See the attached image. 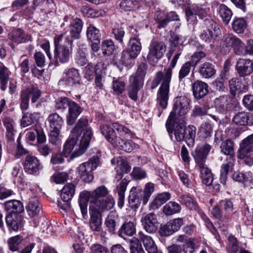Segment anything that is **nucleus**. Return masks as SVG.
Returning <instances> with one entry per match:
<instances>
[{
	"instance_id": "obj_35",
	"label": "nucleus",
	"mask_w": 253,
	"mask_h": 253,
	"mask_svg": "<svg viewBox=\"0 0 253 253\" xmlns=\"http://www.w3.org/2000/svg\"><path fill=\"white\" fill-rule=\"evenodd\" d=\"M136 231L135 226L132 222H125L118 231L119 236L125 238L126 236H132Z\"/></svg>"
},
{
	"instance_id": "obj_60",
	"label": "nucleus",
	"mask_w": 253,
	"mask_h": 253,
	"mask_svg": "<svg viewBox=\"0 0 253 253\" xmlns=\"http://www.w3.org/2000/svg\"><path fill=\"white\" fill-rule=\"evenodd\" d=\"M154 191V184L153 183L148 182L145 184L142 197L143 205L147 203Z\"/></svg>"
},
{
	"instance_id": "obj_29",
	"label": "nucleus",
	"mask_w": 253,
	"mask_h": 253,
	"mask_svg": "<svg viewBox=\"0 0 253 253\" xmlns=\"http://www.w3.org/2000/svg\"><path fill=\"white\" fill-rule=\"evenodd\" d=\"M138 237L143 242L148 253H155L157 252V246L150 236L145 235L142 232L140 231L138 233Z\"/></svg>"
},
{
	"instance_id": "obj_6",
	"label": "nucleus",
	"mask_w": 253,
	"mask_h": 253,
	"mask_svg": "<svg viewBox=\"0 0 253 253\" xmlns=\"http://www.w3.org/2000/svg\"><path fill=\"white\" fill-rule=\"evenodd\" d=\"M81 80L79 70L75 68H69L64 71L63 78L59 80V84L68 87H74L80 85Z\"/></svg>"
},
{
	"instance_id": "obj_4",
	"label": "nucleus",
	"mask_w": 253,
	"mask_h": 253,
	"mask_svg": "<svg viewBox=\"0 0 253 253\" xmlns=\"http://www.w3.org/2000/svg\"><path fill=\"white\" fill-rule=\"evenodd\" d=\"M166 45L162 42L155 40H152L149 47L147 59L149 63L153 66L155 65L158 61L162 58L166 51Z\"/></svg>"
},
{
	"instance_id": "obj_43",
	"label": "nucleus",
	"mask_w": 253,
	"mask_h": 253,
	"mask_svg": "<svg viewBox=\"0 0 253 253\" xmlns=\"http://www.w3.org/2000/svg\"><path fill=\"white\" fill-rule=\"evenodd\" d=\"M221 151L224 154L227 155L226 158L232 157L235 160V155L234 153V143L232 141L227 139L223 141L220 145Z\"/></svg>"
},
{
	"instance_id": "obj_41",
	"label": "nucleus",
	"mask_w": 253,
	"mask_h": 253,
	"mask_svg": "<svg viewBox=\"0 0 253 253\" xmlns=\"http://www.w3.org/2000/svg\"><path fill=\"white\" fill-rule=\"evenodd\" d=\"M250 114L246 112L236 113L232 119L233 122L237 125L247 126L250 122Z\"/></svg>"
},
{
	"instance_id": "obj_49",
	"label": "nucleus",
	"mask_w": 253,
	"mask_h": 253,
	"mask_svg": "<svg viewBox=\"0 0 253 253\" xmlns=\"http://www.w3.org/2000/svg\"><path fill=\"white\" fill-rule=\"evenodd\" d=\"M181 206L176 202L170 201L163 207V212L166 215H171L180 212Z\"/></svg>"
},
{
	"instance_id": "obj_42",
	"label": "nucleus",
	"mask_w": 253,
	"mask_h": 253,
	"mask_svg": "<svg viewBox=\"0 0 253 253\" xmlns=\"http://www.w3.org/2000/svg\"><path fill=\"white\" fill-rule=\"evenodd\" d=\"M75 187L72 183H68L62 188L61 192V198L63 202H69L75 194Z\"/></svg>"
},
{
	"instance_id": "obj_26",
	"label": "nucleus",
	"mask_w": 253,
	"mask_h": 253,
	"mask_svg": "<svg viewBox=\"0 0 253 253\" xmlns=\"http://www.w3.org/2000/svg\"><path fill=\"white\" fill-rule=\"evenodd\" d=\"M83 26V22L80 18H76L70 21L69 32L72 38L75 39H78L80 38Z\"/></svg>"
},
{
	"instance_id": "obj_10",
	"label": "nucleus",
	"mask_w": 253,
	"mask_h": 253,
	"mask_svg": "<svg viewBox=\"0 0 253 253\" xmlns=\"http://www.w3.org/2000/svg\"><path fill=\"white\" fill-rule=\"evenodd\" d=\"M92 135V133L90 128L86 127L84 129L83 136L80 141L79 148L70 155L71 160L82 155L85 152L89 145Z\"/></svg>"
},
{
	"instance_id": "obj_52",
	"label": "nucleus",
	"mask_w": 253,
	"mask_h": 253,
	"mask_svg": "<svg viewBox=\"0 0 253 253\" xmlns=\"http://www.w3.org/2000/svg\"><path fill=\"white\" fill-rule=\"evenodd\" d=\"M239 38L232 34H225L222 39L221 45L228 49L232 48Z\"/></svg>"
},
{
	"instance_id": "obj_18",
	"label": "nucleus",
	"mask_w": 253,
	"mask_h": 253,
	"mask_svg": "<svg viewBox=\"0 0 253 253\" xmlns=\"http://www.w3.org/2000/svg\"><path fill=\"white\" fill-rule=\"evenodd\" d=\"M83 109L77 103L72 100L68 107V112L66 115V122L68 125H73L75 121L82 112Z\"/></svg>"
},
{
	"instance_id": "obj_25",
	"label": "nucleus",
	"mask_w": 253,
	"mask_h": 253,
	"mask_svg": "<svg viewBox=\"0 0 253 253\" xmlns=\"http://www.w3.org/2000/svg\"><path fill=\"white\" fill-rule=\"evenodd\" d=\"M229 86L232 95H235L237 91L242 92L248 90L247 85L243 83L240 78H233L229 81Z\"/></svg>"
},
{
	"instance_id": "obj_33",
	"label": "nucleus",
	"mask_w": 253,
	"mask_h": 253,
	"mask_svg": "<svg viewBox=\"0 0 253 253\" xmlns=\"http://www.w3.org/2000/svg\"><path fill=\"white\" fill-rule=\"evenodd\" d=\"M102 134L106 139L112 145L116 143L117 138L119 137L116 134L113 128L107 124L102 125L100 126Z\"/></svg>"
},
{
	"instance_id": "obj_31",
	"label": "nucleus",
	"mask_w": 253,
	"mask_h": 253,
	"mask_svg": "<svg viewBox=\"0 0 253 253\" xmlns=\"http://www.w3.org/2000/svg\"><path fill=\"white\" fill-rule=\"evenodd\" d=\"M50 129L61 130L63 124L64 120L57 113L50 114L47 118Z\"/></svg>"
},
{
	"instance_id": "obj_51",
	"label": "nucleus",
	"mask_w": 253,
	"mask_h": 253,
	"mask_svg": "<svg viewBox=\"0 0 253 253\" xmlns=\"http://www.w3.org/2000/svg\"><path fill=\"white\" fill-rule=\"evenodd\" d=\"M196 4H189L185 8L187 20L189 23L194 24L197 21V15L196 10L197 9Z\"/></svg>"
},
{
	"instance_id": "obj_59",
	"label": "nucleus",
	"mask_w": 253,
	"mask_h": 253,
	"mask_svg": "<svg viewBox=\"0 0 253 253\" xmlns=\"http://www.w3.org/2000/svg\"><path fill=\"white\" fill-rule=\"evenodd\" d=\"M22 240V237L20 235H16L9 238L7 240V244L9 250L13 252L18 251Z\"/></svg>"
},
{
	"instance_id": "obj_34",
	"label": "nucleus",
	"mask_w": 253,
	"mask_h": 253,
	"mask_svg": "<svg viewBox=\"0 0 253 253\" xmlns=\"http://www.w3.org/2000/svg\"><path fill=\"white\" fill-rule=\"evenodd\" d=\"M170 198V194L169 192H163L158 194L153 200L150 207L151 209H158L162 205L169 200Z\"/></svg>"
},
{
	"instance_id": "obj_3",
	"label": "nucleus",
	"mask_w": 253,
	"mask_h": 253,
	"mask_svg": "<svg viewBox=\"0 0 253 253\" xmlns=\"http://www.w3.org/2000/svg\"><path fill=\"white\" fill-rule=\"evenodd\" d=\"M99 161L97 156H93L88 162L79 165L77 172L83 181L89 183L93 180L94 177L92 172L98 167Z\"/></svg>"
},
{
	"instance_id": "obj_15",
	"label": "nucleus",
	"mask_w": 253,
	"mask_h": 253,
	"mask_svg": "<svg viewBox=\"0 0 253 253\" xmlns=\"http://www.w3.org/2000/svg\"><path fill=\"white\" fill-rule=\"evenodd\" d=\"M236 70L240 76L250 75L253 70V64L250 59L240 58L236 65Z\"/></svg>"
},
{
	"instance_id": "obj_57",
	"label": "nucleus",
	"mask_w": 253,
	"mask_h": 253,
	"mask_svg": "<svg viewBox=\"0 0 253 253\" xmlns=\"http://www.w3.org/2000/svg\"><path fill=\"white\" fill-rule=\"evenodd\" d=\"M226 251L228 253H237L239 250V243L236 238L230 235L228 239Z\"/></svg>"
},
{
	"instance_id": "obj_45",
	"label": "nucleus",
	"mask_w": 253,
	"mask_h": 253,
	"mask_svg": "<svg viewBox=\"0 0 253 253\" xmlns=\"http://www.w3.org/2000/svg\"><path fill=\"white\" fill-rule=\"evenodd\" d=\"M77 134H73L69 137L64 146L63 153L65 157H68L69 156L77 144Z\"/></svg>"
},
{
	"instance_id": "obj_17",
	"label": "nucleus",
	"mask_w": 253,
	"mask_h": 253,
	"mask_svg": "<svg viewBox=\"0 0 253 253\" xmlns=\"http://www.w3.org/2000/svg\"><path fill=\"white\" fill-rule=\"evenodd\" d=\"M209 85L202 81L197 80L192 84V89L194 97L197 99H201L208 93Z\"/></svg>"
},
{
	"instance_id": "obj_46",
	"label": "nucleus",
	"mask_w": 253,
	"mask_h": 253,
	"mask_svg": "<svg viewBox=\"0 0 253 253\" xmlns=\"http://www.w3.org/2000/svg\"><path fill=\"white\" fill-rule=\"evenodd\" d=\"M126 50L137 57L141 50V43L136 38H131L128 42V47Z\"/></svg>"
},
{
	"instance_id": "obj_8",
	"label": "nucleus",
	"mask_w": 253,
	"mask_h": 253,
	"mask_svg": "<svg viewBox=\"0 0 253 253\" xmlns=\"http://www.w3.org/2000/svg\"><path fill=\"white\" fill-rule=\"evenodd\" d=\"M123 177V172H118L114 179V182L116 183V188L115 192L118 194L119 197L118 205L120 208L124 206L125 193L129 183V181L126 178L122 179Z\"/></svg>"
},
{
	"instance_id": "obj_30",
	"label": "nucleus",
	"mask_w": 253,
	"mask_h": 253,
	"mask_svg": "<svg viewBox=\"0 0 253 253\" xmlns=\"http://www.w3.org/2000/svg\"><path fill=\"white\" fill-rule=\"evenodd\" d=\"M144 84L129 79V84L127 86V94L128 97L135 101L138 99V92L143 87Z\"/></svg>"
},
{
	"instance_id": "obj_54",
	"label": "nucleus",
	"mask_w": 253,
	"mask_h": 253,
	"mask_svg": "<svg viewBox=\"0 0 253 253\" xmlns=\"http://www.w3.org/2000/svg\"><path fill=\"white\" fill-rule=\"evenodd\" d=\"M23 91L28 96H29V98H31L32 103L36 102L42 95V91L37 87H29Z\"/></svg>"
},
{
	"instance_id": "obj_13",
	"label": "nucleus",
	"mask_w": 253,
	"mask_h": 253,
	"mask_svg": "<svg viewBox=\"0 0 253 253\" xmlns=\"http://www.w3.org/2000/svg\"><path fill=\"white\" fill-rule=\"evenodd\" d=\"M143 228L149 233H155L158 228V221L155 214L149 213L141 218Z\"/></svg>"
},
{
	"instance_id": "obj_44",
	"label": "nucleus",
	"mask_w": 253,
	"mask_h": 253,
	"mask_svg": "<svg viewBox=\"0 0 253 253\" xmlns=\"http://www.w3.org/2000/svg\"><path fill=\"white\" fill-rule=\"evenodd\" d=\"M196 127L192 125L189 126L184 130L183 140L186 143L190 145H193L195 142L196 136Z\"/></svg>"
},
{
	"instance_id": "obj_39",
	"label": "nucleus",
	"mask_w": 253,
	"mask_h": 253,
	"mask_svg": "<svg viewBox=\"0 0 253 253\" xmlns=\"http://www.w3.org/2000/svg\"><path fill=\"white\" fill-rule=\"evenodd\" d=\"M247 26V22L243 18L235 17L232 23L233 30L238 34L244 33Z\"/></svg>"
},
{
	"instance_id": "obj_61",
	"label": "nucleus",
	"mask_w": 253,
	"mask_h": 253,
	"mask_svg": "<svg viewBox=\"0 0 253 253\" xmlns=\"http://www.w3.org/2000/svg\"><path fill=\"white\" fill-rule=\"evenodd\" d=\"M72 100L67 97H60L55 101V108L61 112H63L69 106Z\"/></svg>"
},
{
	"instance_id": "obj_38",
	"label": "nucleus",
	"mask_w": 253,
	"mask_h": 253,
	"mask_svg": "<svg viewBox=\"0 0 253 253\" xmlns=\"http://www.w3.org/2000/svg\"><path fill=\"white\" fill-rule=\"evenodd\" d=\"M147 70V64L144 63H141L137 68L135 74L130 76L129 79L144 84V78Z\"/></svg>"
},
{
	"instance_id": "obj_63",
	"label": "nucleus",
	"mask_w": 253,
	"mask_h": 253,
	"mask_svg": "<svg viewBox=\"0 0 253 253\" xmlns=\"http://www.w3.org/2000/svg\"><path fill=\"white\" fill-rule=\"evenodd\" d=\"M136 57L126 50H123L121 58V61L123 64L126 66L132 65L134 63V60Z\"/></svg>"
},
{
	"instance_id": "obj_19",
	"label": "nucleus",
	"mask_w": 253,
	"mask_h": 253,
	"mask_svg": "<svg viewBox=\"0 0 253 253\" xmlns=\"http://www.w3.org/2000/svg\"><path fill=\"white\" fill-rule=\"evenodd\" d=\"M94 207H89V213L90 218L89 220L90 227L92 230L99 232L102 229V220L101 214L96 210H94Z\"/></svg>"
},
{
	"instance_id": "obj_20",
	"label": "nucleus",
	"mask_w": 253,
	"mask_h": 253,
	"mask_svg": "<svg viewBox=\"0 0 253 253\" xmlns=\"http://www.w3.org/2000/svg\"><path fill=\"white\" fill-rule=\"evenodd\" d=\"M253 152V134L243 139L240 144V148L238 152V158H243L245 154Z\"/></svg>"
},
{
	"instance_id": "obj_14",
	"label": "nucleus",
	"mask_w": 253,
	"mask_h": 253,
	"mask_svg": "<svg viewBox=\"0 0 253 253\" xmlns=\"http://www.w3.org/2000/svg\"><path fill=\"white\" fill-rule=\"evenodd\" d=\"M5 222L10 232L17 231L23 226L21 216L15 213L7 214L5 217Z\"/></svg>"
},
{
	"instance_id": "obj_2",
	"label": "nucleus",
	"mask_w": 253,
	"mask_h": 253,
	"mask_svg": "<svg viewBox=\"0 0 253 253\" xmlns=\"http://www.w3.org/2000/svg\"><path fill=\"white\" fill-rule=\"evenodd\" d=\"M189 99L185 96H178L174 98L172 111L170 113L166 122V125L171 124L172 120L176 117L179 118L184 117V115L189 110ZM168 129L169 126H167Z\"/></svg>"
},
{
	"instance_id": "obj_53",
	"label": "nucleus",
	"mask_w": 253,
	"mask_h": 253,
	"mask_svg": "<svg viewBox=\"0 0 253 253\" xmlns=\"http://www.w3.org/2000/svg\"><path fill=\"white\" fill-rule=\"evenodd\" d=\"M118 216L115 212L111 211L108 214L105 220V225L108 228L109 231L114 233L116 227V220Z\"/></svg>"
},
{
	"instance_id": "obj_23",
	"label": "nucleus",
	"mask_w": 253,
	"mask_h": 253,
	"mask_svg": "<svg viewBox=\"0 0 253 253\" xmlns=\"http://www.w3.org/2000/svg\"><path fill=\"white\" fill-rule=\"evenodd\" d=\"M142 190L136 187H133L130 190L128 203L132 209H137L140 205V197Z\"/></svg>"
},
{
	"instance_id": "obj_62",
	"label": "nucleus",
	"mask_w": 253,
	"mask_h": 253,
	"mask_svg": "<svg viewBox=\"0 0 253 253\" xmlns=\"http://www.w3.org/2000/svg\"><path fill=\"white\" fill-rule=\"evenodd\" d=\"M121 9L126 11H131L136 9L138 7L136 0H124L120 4Z\"/></svg>"
},
{
	"instance_id": "obj_9",
	"label": "nucleus",
	"mask_w": 253,
	"mask_h": 253,
	"mask_svg": "<svg viewBox=\"0 0 253 253\" xmlns=\"http://www.w3.org/2000/svg\"><path fill=\"white\" fill-rule=\"evenodd\" d=\"M23 165L25 172L31 174H38L42 168L40 160L31 154L26 156Z\"/></svg>"
},
{
	"instance_id": "obj_37",
	"label": "nucleus",
	"mask_w": 253,
	"mask_h": 253,
	"mask_svg": "<svg viewBox=\"0 0 253 253\" xmlns=\"http://www.w3.org/2000/svg\"><path fill=\"white\" fill-rule=\"evenodd\" d=\"M227 161V163L223 164L221 167L220 170V182L223 184H225L227 178V175L228 172L232 166H233L235 160L233 159L232 157L230 158H226Z\"/></svg>"
},
{
	"instance_id": "obj_47",
	"label": "nucleus",
	"mask_w": 253,
	"mask_h": 253,
	"mask_svg": "<svg viewBox=\"0 0 253 253\" xmlns=\"http://www.w3.org/2000/svg\"><path fill=\"white\" fill-rule=\"evenodd\" d=\"M218 12L223 22L228 24L232 16L231 10L224 4H221L218 8Z\"/></svg>"
},
{
	"instance_id": "obj_24",
	"label": "nucleus",
	"mask_w": 253,
	"mask_h": 253,
	"mask_svg": "<svg viewBox=\"0 0 253 253\" xmlns=\"http://www.w3.org/2000/svg\"><path fill=\"white\" fill-rule=\"evenodd\" d=\"M2 122L6 130V135L8 140H13L15 132L14 121L11 117L8 116L5 112H4L2 114Z\"/></svg>"
},
{
	"instance_id": "obj_22",
	"label": "nucleus",
	"mask_w": 253,
	"mask_h": 253,
	"mask_svg": "<svg viewBox=\"0 0 253 253\" xmlns=\"http://www.w3.org/2000/svg\"><path fill=\"white\" fill-rule=\"evenodd\" d=\"M92 204L89 207H94V210L99 212L104 210H109L111 209L115 204V201L112 198H108L106 199L101 198L94 201V202H90Z\"/></svg>"
},
{
	"instance_id": "obj_1",
	"label": "nucleus",
	"mask_w": 253,
	"mask_h": 253,
	"mask_svg": "<svg viewBox=\"0 0 253 253\" xmlns=\"http://www.w3.org/2000/svg\"><path fill=\"white\" fill-rule=\"evenodd\" d=\"M181 55V52H177L173 57L169 68L165 70V73L158 72L152 82L151 88H155L162 81V83L157 93V104L162 110L165 109L168 105L169 92V84L171 79L172 69L175 66L177 61Z\"/></svg>"
},
{
	"instance_id": "obj_50",
	"label": "nucleus",
	"mask_w": 253,
	"mask_h": 253,
	"mask_svg": "<svg viewBox=\"0 0 253 253\" xmlns=\"http://www.w3.org/2000/svg\"><path fill=\"white\" fill-rule=\"evenodd\" d=\"M232 178L235 181L246 184L251 181L252 173L250 171H236L233 174Z\"/></svg>"
},
{
	"instance_id": "obj_58",
	"label": "nucleus",
	"mask_w": 253,
	"mask_h": 253,
	"mask_svg": "<svg viewBox=\"0 0 253 253\" xmlns=\"http://www.w3.org/2000/svg\"><path fill=\"white\" fill-rule=\"evenodd\" d=\"M126 84L120 78L113 79L112 84V88L114 93L119 95L122 94L125 89Z\"/></svg>"
},
{
	"instance_id": "obj_7",
	"label": "nucleus",
	"mask_w": 253,
	"mask_h": 253,
	"mask_svg": "<svg viewBox=\"0 0 253 253\" xmlns=\"http://www.w3.org/2000/svg\"><path fill=\"white\" fill-rule=\"evenodd\" d=\"M186 124L185 117L179 118L176 117L172 120L171 124H169L168 126L169 127L168 129L167 125H166L167 130L169 134L170 137L172 140V129L174 131V134L175 139L177 141L180 142L183 140L184 130L185 125Z\"/></svg>"
},
{
	"instance_id": "obj_64",
	"label": "nucleus",
	"mask_w": 253,
	"mask_h": 253,
	"mask_svg": "<svg viewBox=\"0 0 253 253\" xmlns=\"http://www.w3.org/2000/svg\"><path fill=\"white\" fill-rule=\"evenodd\" d=\"M131 253H145L143 250L140 241L136 238H132L130 242Z\"/></svg>"
},
{
	"instance_id": "obj_5",
	"label": "nucleus",
	"mask_w": 253,
	"mask_h": 253,
	"mask_svg": "<svg viewBox=\"0 0 253 253\" xmlns=\"http://www.w3.org/2000/svg\"><path fill=\"white\" fill-rule=\"evenodd\" d=\"M66 41L68 43L70 46L59 45L56 47V48H54V60L56 65L68 62L71 57L73 41L69 37H67Z\"/></svg>"
},
{
	"instance_id": "obj_48",
	"label": "nucleus",
	"mask_w": 253,
	"mask_h": 253,
	"mask_svg": "<svg viewBox=\"0 0 253 253\" xmlns=\"http://www.w3.org/2000/svg\"><path fill=\"white\" fill-rule=\"evenodd\" d=\"M201 172L203 183L207 186H210L213 181L212 174L207 166L198 168Z\"/></svg>"
},
{
	"instance_id": "obj_36",
	"label": "nucleus",
	"mask_w": 253,
	"mask_h": 253,
	"mask_svg": "<svg viewBox=\"0 0 253 253\" xmlns=\"http://www.w3.org/2000/svg\"><path fill=\"white\" fill-rule=\"evenodd\" d=\"M11 75L10 70L3 63H0V89L4 91L6 89L7 84Z\"/></svg>"
},
{
	"instance_id": "obj_28",
	"label": "nucleus",
	"mask_w": 253,
	"mask_h": 253,
	"mask_svg": "<svg viewBox=\"0 0 253 253\" xmlns=\"http://www.w3.org/2000/svg\"><path fill=\"white\" fill-rule=\"evenodd\" d=\"M108 193V191L107 188L104 186H101L91 193L86 192L85 193V196L87 198L89 202H94V201L104 197Z\"/></svg>"
},
{
	"instance_id": "obj_12",
	"label": "nucleus",
	"mask_w": 253,
	"mask_h": 253,
	"mask_svg": "<svg viewBox=\"0 0 253 253\" xmlns=\"http://www.w3.org/2000/svg\"><path fill=\"white\" fill-rule=\"evenodd\" d=\"M197 242L195 238H189L183 249H182L181 246L177 244H172L167 248L169 253H194L196 248L199 245H197Z\"/></svg>"
},
{
	"instance_id": "obj_27",
	"label": "nucleus",
	"mask_w": 253,
	"mask_h": 253,
	"mask_svg": "<svg viewBox=\"0 0 253 253\" xmlns=\"http://www.w3.org/2000/svg\"><path fill=\"white\" fill-rule=\"evenodd\" d=\"M199 73L203 78L209 79L215 74L216 70L214 66L212 63L209 62H205L200 65Z\"/></svg>"
},
{
	"instance_id": "obj_40",
	"label": "nucleus",
	"mask_w": 253,
	"mask_h": 253,
	"mask_svg": "<svg viewBox=\"0 0 253 253\" xmlns=\"http://www.w3.org/2000/svg\"><path fill=\"white\" fill-rule=\"evenodd\" d=\"M41 209L38 200L36 198H32L30 200L26 206L27 211L31 217H34L38 215Z\"/></svg>"
},
{
	"instance_id": "obj_32",
	"label": "nucleus",
	"mask_w": 253,
	"mask_h": 253,
	"mask_svg": "<svg viewBox=\"0 0 253 253\" xmlns=\"http://www.w3.org/2000/svg\"><path fill=\"white\" fill-rule=\"evenodd\" d=\"M4 210L8 214L17 213L22 212L24 207L22 203L18 200H10L4 203Z\"/></svg>"
},
{
	"instance_id": "obj_11",
	"label": "nucleus",
	"mask_w": 253,
	"mask_h": 253,
	"mask_svg": "<svg viewBox=\"0 0 253 253\" xmlns=\"http://www.w3.org/2000/svg\"><path fill=\"white\" fill-rule=\"evenodd\" d=\"M211 148V146L207 143L199 145L196 147L195 152L193 154V156L196 166L198 168L207 166L206 165L207 158Z\"/></svg>"
},
{
	"instance_id": "obj_55",
	"label": "nucleus",
	"mask_w": 253,
	"mask_h": 253,
	"mask_svg": "<svg viewBox=\"0 0 253 253\" xmlns=\"http://www.w3.org/2000/svg\"><path fill=\"white\" fill-rule=\"evenodd\" d=\"M212 132L211 125L209 123L202 124L198 130V135L202 138L211 137Z\"/></svg>"
},
{
	"instance_id": "obj_16",
	"label": "nucleus",
	"mask_w": 253,
	"mask_h": 253,
	"mask_svg": "<svg viewBox=\"0 0 253 253\" xmlns=\"http://www.w3.org/2000/svg\"><path fill=\"white\" fill-rule=\"evenodd\" d=\"M8 38L13 43L17 44L28 42L31 39L30 35L20 29L12 31L8 34Z\"/></svg>"
},
{
	"instance_id": "obj_56",
	"label": "nucleus",
	"mask_w": 253,
	"mask_h": 253,
	"mask_svg": "<svg viewBox=\"0 0 253 253\" xmlns=\"http://www.w3.org/2000/svg\"><path fill=\"white\" fill-rule=\"evenodd\" d=\"M86 36L90 42H98L100 40L101 34L98 29L92 25H89L87 28Z\"/></svg>"
},
{
	"instance_id": "obj_21",
	"label": "nucleus",
	"mask_w": 253,
	"mask_h": 253,
	"mask_svg": "<svg viewBox=\"0 0 253 253\" xmlns=\"http://www.w3.org/2000/svg\"><path fill=\"white\" fill-rule=\"evenodd\" d=\"M113 145L116 146L119 149L127 153H130L139 148L138 145L134 143L132 140H125L121 137L117 138L116 143Z\"/></svg>"
}]
</instances>
